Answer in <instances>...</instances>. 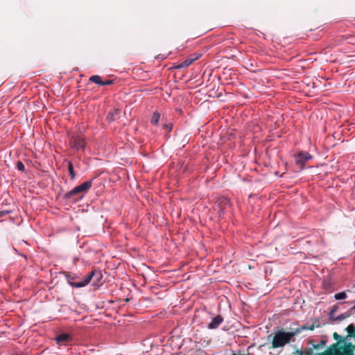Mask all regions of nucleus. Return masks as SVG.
I'll use <instances>...</instances> for the list:
<instances>
[{
  "mask_svg": "<svg viewBox=\"0 0 355 355\" xmlns=\"http://www.w3.org/2000/svg\"><path fill=\"white\" fill-rule=\"evenodd\" d=\"M296 336H297V331H295V329L291 331H286L284 329H279L274 333L271 348L283 347L291 341H295Z\"/></svg>",
  "mask_w": 355,
  "mask_h": 355,
  "instance_id": "nucleus-1",
  "label": "nucleus"
},
{
  "mask_svg": "<svg viewBox=\"0 0 355 355\" xmlns=\"http://www.w3.org/2000/svg\"><path fill=\"white\" fill-rule=\"evenodd\" d=\"M65 277L67 282L71 286L76 288H81L87 286L93 277H96V280L99 281L102 277V275L100 271L94 270L89 272L82 281L80 282H75V279H77V277L73 274L66 272Z\"/></svg>",
  "mask_w": 355,
  "mask_h": 355,
  "instance_id": "nucleus-2",
  "label": "nucleus"
},
{
  "mask_svg": "<svg viewBox=\"0 0 355 355\" xmlns=\"http://www.w3.org/2000/svg\"><path fill=\"white\" fill-rule=\"evenodd\" d=\"M92 185V180L86 181L66 193L64 195V198L71 201H76L83 198V194L89 191Z\"/></svg>",
  "mask_w": 355,
  "mask_h": 355,
  "instance_id": "nucleus-3",
  "label": "nucleus"
},
{
  "mask_svg": "<svg viewBox=\"0 0 355 355\" xmlns=\"http://www.w3.org/2000/svg\"><path fill=\"white\" fill-rule=\"evenodd\" d=\"M333 338L337 340L334 343L338 344L336 355H354V346L351 343L346 344L345 340H343L341 336L336 332L333 334Z\"/></svg>",
  "mask_w": 355,
  "mask_h": 355,
  "instance_id": "nucleus-4",
  "label": "nucleus"
},
{
  "mask_svg": "<svg viewBox=\"0 0 355 355\" xmlns=\"http://www.w3.org/2000/svg\"><path fill=\"white\" fill-rule=\"evenodd\" d=\"M69 145L76 150H84L86 141L85 137L82 134H73L69 137Z\"/></svg>",
  "mask_w": 355,
  "mask_h": 355,
  "instance_id": "nucleus-5",
  "label": "nucleus"
},
{
  "mask_svg": "<svg viewBox=\"0 0 355 355\" xmlns=\"http://www.w3.org/2000/svg\"><path fill=\"white\" fill-rule=\"evenodd\" d=\"M202 56V53L200 52H195L192 54H190L185 58L184 61L177 64L175 68L181 69L186 68L190 66L193 62L198 60Z\"/></svg>",
  "mask_w": 355,
  "mask_h": 355,
  "instance_id": "nucleus-6",
  "label": "nucleus"
},
{
  "mask_svg": "<svg viewBox=\"0 0 355 355\" xmlns=\"http://www.w3.org/2000/svg\"><path fill=\"white\" fill-rule=\"evenodd\" d=\"M311 158L312 156L309 153L300 152L295 156V164L299 167L300 170H302L304 168L306 162Z\"/></svg>",
  "mask_w": 355,
  "mask_h": 355,
  "instance_id": "nucleus-7",
  "label": "nucleus"
},
{
  "mask_svg": "<svg viewBox=\"0 0 355 355\" xmlns=\"http://www.w3.org/2000/svg\"><path fill=\"white\" fill-rule=\"evenodd\" d=\"M320 324L318 321H317L315 323L311 324V325H302L300 327H297V328H295V331H297V336L300 334L304 330H310L313 331L314 330L315 327H320Z\"/></svg>",
  "mask_w": 355,
  "mask_h": 355,
  "instance_id": "nucleus-8",
  "label": "nucleus"
},
{
  "mask_svg": "<svg viewBox=\"0 0 355 355\" xmlns=\"http://www.w3.org/2000/svg\"><path fill=\"white\" fill-rule=\"evenodd\" d=\"M223 322V318L220 315H218L212 319L207 327L209 329H217Z\"/></svg>",
  "mask_w": 355,
  "mask_h": 355,
  "instance_id": "nucleus-9",
  "label": "nucleus"
},
{
  "mask_svg": "<svg viewBox=\"0 0 355 355\" xmlns=\"http://www.w3.org/2000/svg\"><path fill=\"white\" fill-rule=\"evenodd\" d=\"M338 344H332L329 346L324 352L317 353L315 355H336Z\"/></svg>",
  "mask_w": 355,
  "mask_h": 355,
  "instance_id": "nucleus-10",
  "label": "nucleus"
},
{
  "mask_svg": "<svg viewBox=\"0 0 355 355\" xmlns=\"http://www.w3.org/2000/svg\"><path fill=\"white\" fill-rule=\"evenodd\" d=\"M119 114L120 110L119 109H114L108 113L106 119L109 122H112L119 116Z\"/></svg>",
  "mask_w": 355,
  "mask_h": 355,
  "instance_id": "nucleus-11",
  "label": "nucleus"
},
{
  "mask_svg": "<svg viewBox=\"0 0 355 355\" xmlns=\"http://www.w3.org/2000/svg\"><path fill=\"white\" fill-rule=\"evenodd\" d=\"M161 118V114L158 112H155L153 114V116L150 119V123L153 125L154 126H159V121Z\"/></svg>",
  "mask_w": 355,
  "mask_h": 355,
  "instance_id": "nucleus-12",
  "label": "nucleus"
},
{
  "mask_svg": "<svg viewBox=\"0 0 355 355\" xmlns=\"http://www.w3.org/2000/svg\"><path fill=\"white\" fill-rule=\"evenodd\" d=\"M70 339V335L68 334H61L55 338V340L58 343H62L68 341Z\"/></svg>",
  "mask_w": 355,
  "mask_h": 355,
  "instance_id": "nucleus-13",
  "label": "nucleus"
},
{
  "mask_svg": "<svg viewBox=\"0 0 355 355\" xmlns=\"http://www.w3.org/2000/svg\"><path fill=\"white\" fill-rule=\"evenodd\" d=\"M347 337L355 338V326L353 324L348 325L346 328Z\"/></svg>",
  "mask_w": 355,
  "mask_h": 355,
  "instance_id": "nucleus-14",
  "label": "nucleus"
},
{
  "mask_svg": "<svg viewBox=\"0 0 355 355\" xmlns=\"http://www.w3.org/2000/svg\"><path fill=\"white\" fill-rule=\"evenodd\" d=\"M89 80L91 82L94 83L96 84H98L99 85H103V80H101V76H98V75L92 76L89 78Z\"/></svg>",
  "mask_w": 355,
  "mask_h": 355,
  "instance_id": "nucleus-15",
  "label": "nucleus"
},
{
  "mask_svg": "<svg viewBox=\"0 0 355 355\" xmlns=\"http://www.w3.org/2000/svg\"><path fill=\"white\" fill-rule=\"evenodd\" d=\"M299 354L300 355H315L316 354L313 353V348L309 347L305 348L304 350L299 351Z\"/></svg>",
  "mask_w": 355,
  "mask_h": 355,
  "instance_id": "nucleus-16",
  "label": "nucleus"
},
{
  "mask_svg": "<svg viewBox=\"0 0 355 355\" xmlns=\"http://www.w3.org/2000/svg\"><path fill=\"white\" fill-rule=\"evenodd\" d=\"M68 170H69V173L71 176V178L74 179L76 177V173L73 170V164H72L71 162H70V161L68 162Z\"/></svg>",
  "mask_w": 355,
  "mask_h": 355,
  "instance_id": "nucleus-17",
  "label": "nucleus"
},
{
  "mask_svg": "<svg viewBox=\"0 0 355 355\" xmlns=\"http://www.w3.org/2000/svg\"><path fill=\"white\" fill-rule=\"evenodd\" d=\"M306 343H307V344H308V345H311V346H312L311 347H312V348H313V350H314V349H315V350H320V349H322V348H321V347H320L319 344H318V343L315 344V343H313V340L312 339H309V340H307Z\"/></svg>",
  "mask_w": 355,
  "mask_h": 355,
  "instance_id": "nucleus-18",
  "label": "nucleus"
},
{
  "mask_svg": "<svg viewBox=\"0 0 355 355\" xmlns=\"http://www.w3.org/2000/svg\"><path fill=\"white\" fill-rule=\"evenodd\" d=\"M162 121H163V119H162ZM162 129L164 130L166 132H169L171 131L172 130V124L171 123H163L162 122Z\"/></svg>",
  "mask_w": 355,
  "mask_h": 355,
  "instance_id": "nucleus-19",
  "label": "nucleus"
},
{
  "mask_svg": "<svg viewBox=\"0 0 355 355\" xmlns=\"http://www.w3.org/2000/svg\"><path fill=\"white\" fill-rule=\"evenodd\" d=\"M336 300H344L347 297L345 292L338 293L334 295Z\"/></svg>",
  "mask_w": 355,
  "mask_h": 355,
  "instance_id": "nucleus-20",
  "label": "nucleus"
},
{
  "mask_svg": "<svg viewBox=\"0 0 355 355\" xmlns=\"http://www.w3.org/2000/svg\"><path fill=\"white\" fill-rule=\"evenodd\" d=\"M17 168L19 171H24L25 169L24 164L21 161L17 162Z\"/></svg>",
  "mask_w": 355,
  "mask_h": 355,
  "instance_id": "nucleus-21",
  "label": "nucleus"
},
{
  "mask_svg": "<svg viewBox=\"0 0 355 355\" xmlns=\"http://www.w3.org/2000/svg\"><path fill=\"white\" fill-rule=\"evenodd\" d=\"M320 347H321L322 349H323L327 344V339L325 338H322L320 342L318 343Z\"/></svg>",
  "mask_w": 355,
  "mask_h": 355,
  "instance_id": "nucleus-22",
  "label": "nucleus"
},
{
  "mask_svg": "<svg viewBox=\"0 0 355 355\" xmlns=\"http://www.w3.org/2000/svg\"><path fill=\"white\" fill-rule=\"evenodd\" d=\"M113 83V80H105V81H103V85H112Z\"/></svg>",
  "mask_w": 355,
  "mask_h": 355,
  "instance_id": "nucleus-23",
  "label": "nucleus"
},
{
  "mask_svg": "<svg viewBox=\"0 0 355 355\" xmlns=\"http://www.w3.org/2000/svg\"><path fill=\"white\" fill-rule=\"evenodd\" d=\"M354 308L355 309V305H354Z\"/></svg>",
  "mask_w": 355,
  "mask_h": 355,
  "instance_id": "nucleus-24",
  "label": "nucleus"
}]
</instances>
